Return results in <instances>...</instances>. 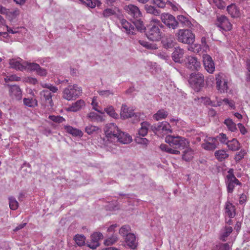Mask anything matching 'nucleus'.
Instances as JSON below:
<instances>
[{
    "label": "nucleus",
    "mask_w": 250,
    "mask_h": 250,
    "mask_svg": "<svg viewBox=\"0 0 250 250\" xmlns=\"http://www.w3.org/2000/svg\"><path fill=\"white\" fill-rule=\"evenodd\" d=\"M175 35L178 41L183 43L192 44L195 41V35L190 29H179Z\"/></svg>",
    "instance_id": "obj_1"
},
{
    "label": "nucleus",
    "mask_w": 250,
    "mask_h": 250,
    "mask_svg": "<svg viewBox=\"0 0 250 250\" xmlns=\"http://www.w3.org/2000/svg\"><path fill=\"white\" fill-rule=\"evenodd\" d=\"M165 141L170 146L175 148L184 149L189 145V142L187 139L179 136L168 135L166 137Z\"/></svg>",
    "instance_id": "obj_2"
},
{
    "label": "nucleus",
    "mask_w": 250,
    "mask_h": 250,
    "mask_svg": "<svg viewBox=\"0 0 250 250\" xmlns=\"http://www.w3.org/2000/svg\"><path fill=\"white\" fill-rule=\"evenodd\" d=\"M188 83L195 91L199 92L204 86V77L201 73H192L190 75Z\"/></svg>",
    "instance_id": "obj_3"
},
{
    "label": "nucleus",
    "mask_w": 250,
    "mask_h": 250,
    "mask_svg": "<svg viewBox=\"0 0 250 250\" xmlns=\"http://www.w3.org/2000/svg\"><path fill=\"white\" fill-rule=\"evenodd\" d=\"M82 92V88L78 87L77 84L69 85L63 90L62 97L68 101L74 100L80 96Z\"/></svg>",
    "instance_id": "obj_4"
},
{
    "label": "nucleus",
    "mask_w": 250,
    "mask_h": 250,
    "mask_svg": "<svg viewBox=\"0 0 250 250\" xmlns=\"http://www.w3.org/2000/svg\"><path fill=\"white\" fill-rule=\"evenodd\" d=\"M145 32L147 38L153 42L159 41L162 37V32L156 25L147 26Z\"/></svg>",
    "instance_id": "obj_5"
},
{
    "label": "nucleus",
    "mask_w": 250,
    "mask_h": 250,
    "mask_svg": "<svg viewBox=\"0 0 250 250\" xmlns=\"http://www.w3.org/2000/svg\"><path fill=\"white\" fill-rule=\"evenodd\" d=\"M161 19L162 22L168 28L175 29L178 28L179 22L177 21V18L171 14L164 13L161 15Z\"/></svg>",
    "instance_id": "obj_6"
},
{
    "label": "nucleus",
    "mask_w": 250,
    "mask_h": 250,
    "mask_svg": "<svg viewBox=\"0 0 250 250\" xmlns=\"http://www.w3.org/2000/svg\"><path fill=\"white\" fill-rule=\"evenodd\" d=\"M119 130V128L114 123L107 124L104 129L106 138L111 141L115 140V137Z\"/></svg>",
    "instance_id": "obj_7"
},
{
    "label": "nucleus",
    "mask_w": 250,
    "mask_h": 250,
    "mask_svg": "<svg viewBox=\"0 0 250 250\" xmlns=\"http://www.w3.org/2000/svg\"><path fill=\"white\" fill-rule=\"evenodd\" d=\"M216 87L221 92H227L228 89V80L226 76L222 73H220L216 76Z\"/></svg>",
    "instance_id": "obj_8"
},
{
    "label": "nucleus",
    "mask_w": 250,
    "mask_h": 250,
    "mask_svg": "<svg viewBox=\"0 0 250 250\" xmlns=\"http://www.w3.org/2000/svg\"><path fill=\"white\" fill-rule=\"evenodd\" d=\"M216 24L218 27L225 31H229L231 29V24L229 20L224 15L217 18Z\"/></svg>",
    "instance_id": "obj_9"
},
{
    "label": "nucleus",
    "mask_w": 250,
    "mask_h": 250,
    "mask_svg": "<svg viewBox=\"0 0 250 250\" xmlns=\"http://www.w3.org/2000/svg\"><path fill=\"white\" fill-rule=\"evenodd\" d=\"M203 62L206 70L208 73H212L215 70V66L211 57L209 55L204 54Z\"/></svg>",
    "instance_id": "obj_10"
},
{
    "label": "nucleus",
    "mask_w": 250,
    "mask_h": 250,
    "mask_svg": "<svg viewBox=\"0 0 250 250\" xmlns=\"http://www.w3.org/2000/svg\"><path fill=\"white\" fill-rule=\"evenodd\" d=\"M103 237V234L100 232L93 233L91 235V242L87 243V246L93 250L96 249L100 245L99 241Z\"/></svg>",
    "instance_id": "obj_11"
},
{
    "label": "nucleus",
    "mask_w": 250,
    "mask_h": 250,
    "mask_svg": "<svg viewBox=\"0 0 250 250\" xmlns=\"http://www.w3.org/2000/svg\"><path fill=\"white\" fill-rule=\"evenodd\" d=\"M187 62L186 63V67L192 71L198 70L200 67V62L198 61L196 58L188 56L187 58Z\"/></svg>",
    "instance_id": "obj_12"
},
{
    "label": "nucleus",
    "mask_w": 250,
    "mask_h": 250,
    "mask_svg": "<svg viewBox=\"0 0 250 250\" xmlns=\"http://www.w3.org/2000/svg\"><path fill=\"white\" fill-rule=\"evenodd\" d=\"M127 13L134 20L139 19L141 17L142 14L138 7L130 4L128 5L125 8Z\"/></svg>",
    "instance_id": "obj_13"
},
{
    "label": "nucleus",
    "mask_w": 250,
    "mask_h": 250,
    "mask_svg": "<svg viewBox=\"0 0 250 250\" xmlns=\"http://www.w3.org/2000/svg\"><path fill=\"white\" fill-rule=\"evenodd\" d=\"M217 145L216 138L210 137L206 143L202 144V147L207 150L212 151L217 147Z\"/></svg>",
    "instance_id": "obj_14"
},
{
    "label": "nucleus",
    "mask_w": 250,
    "mask_h": 250,
    "mask_svg": "<svg viewBox=\"0 0 250 250\" xmlns=\"http://www.w3.org/2000/svg\"><path fill=\"white\" fill-rule=\"evenodd\" d=\"M121 27L125 30L127 34L133 35L135 34V29L134 25L131 24L125 19H122L120 20Z\"/></svg>",
    "instance_id": "obj_15"
},
{
    "label": "nucleus",
    "mask_w": 250,
    "mask_h": 250,
    "mask_svg": "<svg viewBox=\"0 0 250 250\" xmlns=\"http://www.w3.org/2000/svg\"><path fill=\"white\" fill-rule=\"evenodd\" d=\"M117 140L121 143L127 144L130 143L132 139L131 137L127 134H125L124 132L121 131L120 130L115 137V139Z\"/></svg>",
    "instance_id": "obj_16"
},
{
    "label": "nucleus",
    "mask_w": 250,
    "mask_h": 250,
    "mask_svg": "<svg viewBox=\"0 0 250 250\" xmlns=\"http://www.w3.org/2000/svg\"><path fill=\"white\" fill-rule=\"evenodd\" d=\"M134 114L133 110L129 109L126 104H122L120 112L121 118L125 119L131 118L134 116Z\"/></svg>",
    "instance_id": "obj_17"
},
{
    "label": "nucleus",
    "mask_w": 250,
    "mask_h": 250,
    "mask_svg": "<svg viewBox=\"0 0 250 250\" xmlns=\"http://www.w3.org/2000/svg\"><path fill=\"white\" fill-rule=\"evenodd\" d=\"M226 183L227 185V191L229 193H232L233 191L235 185H241V182L236 178H233L226 179Z\"/></svg>",
    "instance_id": "obj_18"
},
{
    "label": "nucleus",
    "mask_w": 250,
    "mask_h": 250,
    "mask_svg": "<svg viewBox=\"0 0 250 250\" xmlns=\"http://www.w3.org/2000/svg\"><path fill=\"white\" fill-rule=\"evenodd\" d=\"M85 104L83 100H79L74 103H73L69 107L67 108V111L72 112H77L85 106Z\"/></svg>",
    "instance_id": "obj_19"
},
{
    "label": "nucleus",
    "mask_w": 250,
    "mask_h": 250,
    "mask_svg": "<svg viewBox=\"0 0 250 250\" xmlns=\"http://www.w3.org/2000/svg\"><path fill=\"white\" fill-rule=\"evenodd\" d=\"M41 98L44 100L46 104H48L51 107L53 105L52 95L50 91L43 90L40 92Z\"/></svg>",
    "instance_id": "obj_20"
},
{
    "label": "nucleus",
    "mask_w": 250,
    "mask_h": 250,
    "mask_svg": "<svg viewBox=\"0 0 250 250\" xmlns=\"http://www.w3.org/2000/svg\"><path fill=\"white\" fill-rule=\"evenodd\" d=\"M184 50L179 47L174 48V50L172 54V58L176 62H180V60L183 57Z\"/></svg>",
    "instance_id": "obj_21"
},
{
    "label": "nucleus",
    "mask_w": 250,
    "mask_h": 250,
    "mask_svg": "<svg viewBox=\"0 0 250 250\" xmlns=\"http://www.w3.org/2000/svg\"><path fill=\"white\" fill-rule=\"evenodd\" d=\"M177 21L179 22V24H181L182 26L191 28L193 26L191 21L189 20L188 18L182 15L177 16Z\"/></svg>",
    "instance_id": "obj_22"
},
{
    "label": "nucleus",
    "mask_w": 250,
    "mask_h": 250,
    "mask_svg": "<svg viewBox=\"0 0 250 250\" xmlns=\"http://www.w3.org/2000/svg\"><path fill=\"white\" fill-rule=\"evenodd\" d=\"M64 128L66 132L75 137H82L83 132L77 128H74L70 125H64Z\"/></svg>",
    "instance_id": "obj_23"
},
{
    "label": "nucleus",
    "mask_w": 250,
    "mask_h": 250,
    "mask_svg": "<svg viewBox=\"0 0 250 250\" xmlns=\"http://www.w3.org/2000/svg\"><path fill=\"white\" fill-rule=\"evenodd\" d=\"M125 242L126 245L132 249H135L137 246L135 236L133 233H129L126 235Z\"/></svg>",
    "instance_id": "obj_24"
},
{
    "label": "nucleus",
    "mask_w": 250,
    "mask_h": 250,
    "mask_svg": "<svg viewBox=\"0 0 250 250\" xmlns=\"http://www.w3.org/2000/svg\"><path fill=\"white\" fill-rule=\"evenodd\" d=\"M9 64L13 68L21 71H23L26 69V65H25L24 62L21 64L19 61H16L15 60H10Z\"/></svg>",
    "instance_id": "obj_25"
},
{
    "label": "nucleus",
    "mask_w": 250,
    "mask_h": 250,
    "mask_svg": "<svg viewBox=\"0 0 250 250\" xmlns=\"http://www.w3.org/2000/svg\"><path fill=\"white\" fill-rule=\"evenodd\" d=\"M229 148L232 151H236L240 148V144L236 139H233L226 143Z\"/></svg>",
    "instance_id": "obj_26"
},
{
    "label": "nucleus",
    "mask_w": 250,
    "mask_h": 250,
    "mask_svg": "<svg viewBox=\"0 0 250 250\" xmlns=\"http://www.w3.org/2000/svg\"><path fill=\"white\" fill-rule=\"evenodd\" d=\"M10 86L9 92L11 96H14L18 98L21 96V91L18 85H9Z\"/></svg>",
    "instance_id": "obj_27"
},
{
    "label": "nucleus",
    "mask_w": 250,
    "mask_h": 250,
    "mask_svg": "<svg viewBox=\"0 0 250 250\" xmlns=\"http://www.w3.org/2000/svg\"><path fill=\"white\" fill-rule=\"evenodd\" d=\"M145 9L147 13L155 16H159L161 13V11L159 9H157L154 6L148 4L145 5Z\"/></svg>",
    "instance_id": "obj_28"
},
{
    "label": "nucleus",
    "mask_w": 250,
    "mask_h": 250,
    "mask_svg": "<svg viewBox=\"0 0 250 250\" xmlns=\"http://www.w3.org/2000/svg\"><path fill=\"white\" fill-rule=\"evenodd\" d=\"M227 11L232 17H239L240 12L235 5H230L227 7Z\"/></svg>",
    "instance_id": "obj_29"
},
{
    "label": "nucleus",
    "mask_w": 250,
    "mask_h": 250,
    "mask_svg": "<svg viewBox=\"0 0 250 250\" xmlns=\"http://www.w3.org/2000/svg\"><path fill=\"white\" fill-rule=\"evenodd\" d=\"M73 239L78 246L82 247L85 244L86 238L83 235L77 234L74 236Z\"/></svg>",
    "instance_id": "obj_30"
},
{
    "label": "nucleus",
    "mask_w": 250,
    "mask_h": 250,
    "mask_svg": "<svg viewBox=\"0 0 250 250\" xmlns=\"http://www.w3.org/2000/svg\"><path fill=\"white\" fill-rule=\"evenodd\" d=\"M234 210V206L229 202L227 203L226 205L225 212L230 218H233L235 216V213Z\"/></svg>",
    "instance_id": "obj_31"
},
{
    "label": "nucleus",
    "mask_w": 250,
    "mask_h": 250,
    "mask_svg": "<svg viewBox=\"0 0 250 250\" xmlns=\"http://www.w3.org/2000/svg\"><path fill=\"white\" fill-rule=\"evenodd\" d=\"M160 148L162 151H166L170 154L176 155L180 154V151L179 150L170 148L166 144H161L160 146Z\"/></svg>",
    "instance_id": "obj_32"
},
{
    "label": "nucleus",
    "mask_w": 250,
    "mask_h": 250,
    "mask_svg": "<svg viewBox=\"0 0 250 250\" xmlns=\"http://www.w3.org/2000/svg\"><path fill=\"white\" fill-rule=\"evenodd\" d=\"M193 151L191 148H188L184 151L182 159L186 161H190L193 157Z\"/></svg>",
    "instance_id": "obj_33"
},
{
    "label": "nucleus",
    "mask_w": 250,
    "mask_h": 250,
    "mask_svg": "<svg viewBox=\"0 0 250 250\" xmlns=\"http://www.w3.org/2000/svg\"><path fill=\"white\" fill-rule=\"evenodd\" d=\"M23 102L25 105L30 107H34L38 105V101L35 99L24 98Z\"/></svg>",
    "instance_id": "obj_34"
},
{
    "label": "nucleus",
    "mask_w": 250,
    "mask_h": 250,
    "mask_svg": "<svg viewBox=\"0 0 250 250\" xmlns=\"http://www.w3.org/2000/svg\"><path fill=\"white\" fill-rule=\"evenodd\" d=\"M168 115L167 111L164 110H159L153 115V118L156 121L166 118Z\"/></svg>",
    "instance_id": "obj_35"
},
{
    "label": "nucleus",
    "mask_w": 250,
    "mask_h": 250,
    "mask_svg": "<svg viewBox=\"0 0 250 250\" xmlns=\"http://www.w3.org/2000/svg\"><path fill=\"white\" fill-rule=\"evenodd\" d=\"M139 42L141 45L148 49L155 50L158 48L157 45L155 43H149L143 40H139Z\"/></svg>",
    "instance_id": "obj_36"
},
{
    "label": "nucleus",
    "mask_w": 250,
    "mask_h": 250,
    "mask_svg": "<svg viewBox=\"0 0 250 250\" xmlns=\"http://www.w3.org/2000/svg\"><path fill=\"white\" fill-rule=\"evenodd\" d=\"M25 65H26V69L31 71H34L38 70L39 68L40 65L37 63L29 62H24Z\"/></svg>",
    "instance_id": "obj_37"
},
{
    "label": "nucleus",
    "mask_w": 250,
    "mask_h": 250,
    "mask_svg": "<svg viewBox=\"0 0 250 250\" xmlns=\"http://www.w3.org/2000/svg\"><path fill=\"white\" fill-rule=\"evenodd\" d=\"M142 127L138 131V134L141 136H146L148 131V124L147 122H143L141 124Z\"/></svg>",
    "instance_id": "obj_38"
},
{
    "label": "nucleus",
    "mask_w": 250,
    "mask_h": 250,
    "mask_svg": "<svg viewBox=\"0 0 250 250\" xmlns=\"http://www.w3.org/2000/svg\"><path fill=\"white\" fill-rule=\"evenodd\" d=\"M215 156L219 161H222L223 159L228 157L229 155L224 150H219L215 152Z\"/></svg>",
    "instance_id": "obj_39"
},
{
    "label": "nucleus",
    "mask_w": 250,
    "mask_h": 250,
    "mask_svg": "<svg viewBox=\"0 0 250 250\" xmlns=\"http://www.w3.org/2000/svg\"><path fill=\"white\" fill-rule=\"evenodd\" d=\"M224 124L227 126L228 129L232 132H234L237 130L236 125L231 119H226L224 121Z\"/></svg>",
    "instance_id": "obj_40"
},
{
    "label": "nucleus",
    "mask_w": 250,
    "mask_h": 250,
    "mask_svg": "<svg viewBox=\"0 0 250 250\" xmlns=\"http://www.w3.org/2000/svg\"><path fill=\"white\" fill-rule=\"evenodd\" d=\"M132 22L133 23V25H134V26H135L138 30L141 31L143 29L146 30V28L144 26L143 22L141 21L139 18L134 20Z\"/></svg>",
    "instance_id": "obj_41"
},
{
    "label": "nucleus",
    "mask_w": 250,
    "mask_h": 250,
    "mask_svg": "<svg viewBox=\"0 0 250 250\" xmlns=\"http://www.w3.org/2000/svg\"><path fill=\"white\" fill-rule=\"evenodd\" d=\"M9 199V204L10 208L12 210H16L19 207V203L15 198L10 197Z\"/></svg>",
    "instance_id": "obj_42"
},
{
    "label": "nucleus",
    "mask_w": 250,
    "mask_h": 250,
    "mask_svg": "<svg viewBox=\"0 0 250 250\" xmlns=\"http://www.w3.org/2000/svg\"><path fill=\"white\" fill-rule=\"evenodd\" d=\"M116 12L111 8H106L104 9L102 13V16L104 18H108L111 16L115 15Z\"/></svg>",
    "instance_id": "obj_43"
},
{
    "label": "nucleus",
    "mask_w": 250,
    "mask_h": 250,
    "mask_svg": "<svg viewBox=\"0 0 250 250\" xmlns=\"http://www.w3.org/2000/svg\"><path fill=\"white\" fill-rule=\"evenodd\" d=\"M99 129H100L98 126L91 125H89L85 127V131L89 135L93 134Z\"/></svg>",
    "instance_id": "obj_44"
},
{
    "label": "nucleus",
    "mask_w": 250,
    "mask_h": 250,
    "mask_svg": "<svg viewBox=\"0 0 250 250\" xmlns=\"http://www.w3.org/2000/svg\"><path fill=\"white\" fill-rule=\"evenodd\" d=\"M104 111L111 117L116 119L118 117V114H117L113 106H110L107 107L104 109Z\"/></svg>",
    "instance_id": "obj_45"
},
{
    "label": "nucleus",
    "mask_w": 250,
    "mask_h": 250,
    "mask_svg": "<svg viewBox=\"0 0 250 250\" xmlns=\"http://www.w3.org/2000/svg\"><path fill=\"white\" fill-rule=\"evenodd\" d=\"M232 228L231 227H226L225 228L224 232L221 235L222 240L223 241H226L225 238L229 236V235L232 232Z\"/></svg>",
    "instance_id": "obj_46"
},
{
    "label": "nucleus",
    "mask_w": 250,
    "mask_h": 250,
    "mask_svg": "<svg viewBox=\"0 0 250 250\" xmlns=\"http://www.w3.org/2000/svg\"><path fill=\"white\" fill-rule=\"evenodd\" d=\"M130 230V227L128 225H125L120 229L119 233L123 236H126Z\"/></svg>",
    "instance_id": "obj_47"
},
{
    "label": "nucleus",
    "mask_w": 250,
    "mask_h": 250,
    "mask_svg": "<svg viewBox=\"0 0 250 250\" xmlns=\"http://www.w3.org/2000/svg\"><path fill=\"white\" fill-rule=\"evenodd\" d=\"M6 14L11 19H13L15 18L20 14V11L18 9H16L12 11H10L9 9H7V12Z\"/></svg>",
    "instance_id": "obj_48"
},
{
    "label": "nucleus",
    "mask_w": 250,
    "mask_h": 250,
    "mask_svg": "<svg viewBox=\"0 0 250 250\" xmlns=\"http://www.w3.org/2000/svg\"><path fill=\"white\" fill-rule=\"evenodd\" d=\"M117 240V237L115 235H112L105 240L104 244L107 246L111 245L116 242Z\"/></svg>",
    "instance_id": "obj_49"
},
{
    "label": "nucleus",
    "mask_w": 250,
    "mask_h": 250,
    "mask_svg": "<svg viewBox=\"0 0 250 250\" xmlns=\"http://www.w3.org/2000/svg\"><path fill=\"white\" fill-rule=\"evenodd\" d=\"M48 118L53 122L58 123H62L65 121V119L60 116L50 115Z\"/></svg>",
    "instance_id": "obj_50"
},
{
    "label": "nucleus",
    "mask_w": 250,
    "mask_h": 250,
    "mask_svg": "<svg viewBox=\"0 0 250 250\" xmlns=\"http://www.w3.org/2000/svg\"><path fill=\"white\" fill-rule=\"evenodd\" d=\"M246 154V152L245 150H241L236 154L234 158L235 161L236 162L240 161L244 158Z\"/></svg>",
    "instance_id": "obj_51"
},
{
    "label": "nucleus",
    "mask_w": 250,
    "mask_h": 250,
    "mask_svg": "<svg viewBox=\"0 0 250 250\" xmlns=\"http://www.w3.org/2000/svg\"><path fill=\"white\" fill-rule=\"evenodd\" d=\"M161 125L162 126V131H166L167 133L171 132V130L170 129V125L168 123L163 122L161 123Z\"/></svg>",
    "instance_id": "obj_52"
},
{
    "label": "nucleus",
    "mask_w": 250,
    "mask_h": 250,
    "mask_svg": "<svg viewBox=\"0 0 250 250\" xmlns=\"http://www.w3.org/2000/svg\"><path fill=\"white\" fill-rule=\"evenodd\" d=\"M135 141L138 143L143 145H147L148 143V141L145 138H141L140 136H137L135 139Z\"/></svg>",
    "instance_id": "obj_53"
},
{
    "label": "nucleus",
    "mask_w": 250,
    "mask_h": 250,
    "mask_svg": "<svg viewBox=\"0 0 250 250\" xmlns=\"http://www.w3.org/2000/svg\"><path fill=\"white\" fill-rule=\"evenodd\" d=\"M213 3L219 9H223L225 7L226 4L222 0H213Z\"/></svg>",
    "instance_id": "obj_54"
},
{
    "label": "nucleus",
    "mask_w": 250,
    "mask_h": 250,
    "mask_svg": "<svg viewBox=\"0 0 250 250\" xmlns=\"http://www.w3.org/2000/svg\"><path fill=\"white\" fill-rule=\"evenodd\" d=\"M162 126L161 123H160L158 124H154L151 125L150 128L153 132L156 133V132L162 130Z\"/></svg>",
    "instance_id": "obj_55"
},
{
    "label": "nucleus",
    "mask_w": 250,
    "mask_h": 250,
    "mask_svg": "<svg viewBox=\"0 0 250 250\" xmlns=\"http://www.w3.org/2000/svg\"><path fill=\"white\" fill-rule=\"evenodd\" d=\"M83 3L85 4L88 7L94 8L95 7V3L91 0H79Z\"/></svg>",
    "instance_id": "obj_56"
},
{
    "label": "nucleus",
    "mask_w": 250,
    "mask_h": 250,
    "mask_svg": "<svg viewBox=\"0 0 250 250\" xmlns=\"http://www.w3.org/2000/svg\"><path fill=\"white\" fill-rule=\"evenodd\" d=\"M153 3L157 5L160 8H164L166 5V3L163 0H152Z\"/></svg>",
    "instance_id": "obj_57"
},
{
    "label": "nucleus",
    "mask_w": 250,
    "mask_h": 250,
    "mask_svg": "<svg viewBox=\"0 0 250 250\" xmlns=\"http://www.w3.org/2000/svg\"><path fill=\"white\" fill-rule=\"evenodd\" d=\"M37 73L41 76H45L47 75V71L45 69L39 66V69L36 71Z\"/></svg>",
    "instance_id": "obj_58"
},
{
    "label": "nucleus",
    "mask_w": 250,
    "mask_h": 250,
    "mask_svg": "<svg viewBox=\"0 0 250 250\" xmlns=\"http://www.w3.org/2000/svg\"><path fill=\"white\" fill-rule=\"evenodd\" d=\"M21 80V78L19 77H17L16 75H11L9 77H6L4 79L5 82H8V81H19Z\"/></svg>",
    "instance_id": "obj_59"
},
{
    "label": "nucleus",
    "mask_w": 250,
    "mask_h": 250,
    "mask_svg": "<svg viewBox=\"0 0 250 250\" xmlns=\"http://www.w3.org/2000/svg\"><path fill=\"white\" fill-rule=\"evenodd\" d=\"M218 139L221 142L223 143H226L227 142L226 141L227 140V136L225 134H224L223 133H220L216 138V139Z\"/></svg>",
    "instance_id": "obj_60"
},
{
    "label": "nucleus",
    "mask_w": 250,
    "mask_h": 250,
    "mask_svg": "<svg viewBox=\"0 0 250 250\" xmlns=\"http://www.w3.org/2000/svg\"><path fill=\"white\" fill-rule=\"evenodd\" d=\"M25 82L31 84H35L38 83V80L36 78L32 77H27L25 79Z\"/></svg>",
    "instance_id": "obj_61"
},
{
    "label": "nucleus",
    "mask_w": 250,
    "mask_h": 250,
    "mask_svg": "<svg viewBox=\"0 0 250 250\" xmlns=\"http://www.w3.org/2000/svg\"><path fill=\"white\" fill-rule=\"evenodd\" d=\"M223 101L226 104H229V105L232 108H235V103L232 101H229L228 99H224Z\"/></svg>",
    "instance_id": "obj_62"
},
{
    "label": "nucleus",
    "mask_w": 250,
    "mask_h": 250,
    "mask_svg": "<svg viewBox=\"0 0 250 250\" xmlns=\"http://www.w3.org/2000/svg\"><path fill=\"white\" fill-rule=\"evenodd\" d=\"M228 174L226 176V179H229V178H236L234 175V170L232 168H230L228 171Z\"/></svg>",
    "instance_id": "obj_63"
},
{
    "label": "nucleus",
    "mask_w": 250,
    "mask_h": 250,
    "mask_svg": "<svg viewBox=\"0 0 250 250\" xmlns=\"http://www.w3.org/2000/svg\"><path fill=\"white\" fill-rule=\"evenodd\" d=\"M96 117H97V114L94 112H91L87 115V117L89 118L91 121H95Z\"/></svg>",
    "instance_id": "obj_64"
}]
</instances>
